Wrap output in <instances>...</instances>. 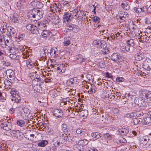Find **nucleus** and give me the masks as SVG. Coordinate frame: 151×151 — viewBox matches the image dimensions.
Segmentation results:
<instances>
[{
	"instance_id": "f257e3e1",
	"label": "nucleus",
	"mask_w": 151,
	"mask_h": 151,
	"mask_svg": "<svg viewBox=\"0 0 151 151\" xmlns=\"http://www.w3.org/2000/svg\"><path fill=\"white\" fill-rule=\"evenodd\" d=\"M43 14L44 12L42 10L34 8L32 9L31 14L33 18L35 19L34 20L35 21L39 20L42 18Z\"/></svg>"
},
{
	"instance_id": "f03ea898",
	"label": "nucleus",
	"mask_w": 151,
	"mask_h": 151,
	"mask_svg": "<svg viewBox=\"0 0 151 151\" xmlns=\"http://www.w3.org/2000/svg\"><path fill=\"white\" fill-rule=\"evenodd\" d=\"M5 36L4 35H0V46L3 48H7L9 46V40L6 39Z\"/></svg>"
},
{
	"instance_id": "7ed1b4c3",
	"label": "nucleus",
	"mask_w": 151,
	"mask_h": 151,
	"mask_svg": "<svg viewBox=\"0 0 151 151\" xmlns=\"http://www.w3.org/2000/svg\"><path fill=\"white\" fill-rule=\"evenodd\" d=\"M134 102L135 104L139 106L142 108V109L145 108L146 107L145 99L139 97L135 99Z\"/></svg>"
},
{
	"instance_id": "20e7f679",
	"label": "nucleus",
	"mask_w": 151,
	"mask_h": 151,
	"mask_svg": "<svg viewBox=\"0 0 151 151\" xmlns=\"http://www.w3.org/2000/svg\"><path fill=\"white\" fill-rule=\"evenodd\" d=\"M149 139L147 136H142L139 139L140 141V145L142 147L145 146L144 147H146L149 145L148 142Z\"/></svg>"
},
{
	"instance_id": "39448f33",
	"label": "nucleus",
	"mask_w": 151,
	"mask_h": 151,
	"mask_svg": "<svg viewBox=\"0 0 151 151\" xmlns=\"http://www.w3.org/2000/svg\"><path fill=\"white\" fill-rule=\"evenodd\" d=\"M134 114L133 113L125 114L124 117L125 123L126 124L129 123L130 122L131 119L134 118V117H136Z\"/></svg>"
},
{
	"instance_id": "423d86ee",
	"label": "nucleus",
	"mask_w": 151,
	"mask_h": 151,
	"mask_svg": "<svg viewBox=\"0 0 151 151\" xmlns=\"http://www.w3.org/2000/svg\"><path fill=\"white\" fill-rule=\"evenodd\" d=\"M73 18H74L73 15L70 12H65L63 17L64 22H69Z\"/></svg>"
},
{
	"instance_id": "0eeeda50",
	"label": "nucleus",
	"mask_w": 151,
	"mask_h": 151,
	"mask_svg": "<svg viewBox=\"0 0 151 151\" xmlns=\"http://www.w3.org/2000/svg\"><path fill=\"white\" fill-rule=\"evenodd\" d=\"M111 59L114 61H117L120 64H122L123 59L121 57L116 53H113L111 56Z\"/></svg>"
},
{
	"instance_id": "6e6552de",
	"label": "nucleus",
	"mask_w": 151,
	"mask_h": 151,
	"mask_svg": "<svg viewBox=\"0 0 151 151\" xmlns=\"http://www.w3.org/2000/svg\"><path fill=\"white\" fill-rule=\"evenodd\" d=\"M35 25L40 31L46 29V25L42 22H37L35 24Z\"/></svg>"
},
{
	"instance_id": "1a4fd4ad",
	"label": "nucleus",
	"mask_w": 151,
	"mask_h": 151,
	"mask_svg": "<svg viewBox=\"0 0 151 151\" xmlns=\"http://www.w3.org/2000/svg\"><path fill=\"white\" fill-rule=\"evenodd\" d=\"M53 114L54 116L58 118L60 117L63 114V112L60 109H55L53 111Z\"/></svg>"
},
{
	"instance_id": "9d476101",
	"label": "nucleus",
	"mask_w": 151,
	"mask_h": 151,
	"mask_svg": "<svg viewBox=\"0 0 151 151\" xmlns=\"http://www.w3.org/2000/svg\"><path fill=\"white\" fill-rule=\"evenodd\" d=\"M60 137H55L52 140V144L55 147H58L60 145Z\"/></svg>"
},
{
	"instance_id": "9b49d317",
	"label": "nucleus",
	"mask_w": 151,
	"mask_h": 151,
	"mask_svg": "<svg viewBox=\"0 0 151 151\" xmlns=\"http://www.w3.org/2000/svg\"><path fill=\"white\" fill-rule=\"evenodd\" d=\"M135 58L137 61L142 60L145 59V57L144 54L140 53H137L135 54Z\"/></svg>"
},
{
	"instance_id": "f8f14e48",
	"label": "nucleus",
	"mask_w": 151,
	"mask_h": 151,
	"mask_svg": "<svg viewBox=\"0 0 151 151\" xmlns=\"http://www.w3.org/2000/svg\"><path fill=\"white\" fill-rule=\"evenodd\" d=\"M11 93L13 97V98L12 99V101H14L15 102L17 103H20L21 101L20 97L18 95H16V94H14V93L12 94V92Z\"/></svg>"
},
{
	"instance_id": "ddd939ff",
	"label": "nucleus",
	"mask_w": 151,
	"mask_h": 151,
	"mask_svg": "<svg viewBox=\"0 0 151 151\" xmlns=\"http://www.w3.org/2000/svg\"><path fill=\"white\" fill-rule=\"evenodd\" d=\"M6 126L5 128V130L7 131L10 130L12 127V125L11 124V119H7L8 117H6Z\"/></svg>"
},
{
	"instance_id": "4468645a",
	"label": "nucleus",
	"mask_w": 151,
	"mask_h": 151,
	"mask_svg": "<svg viewBox=\"0 0 151 151\" xmlns=\"http://www.w3.org/2000/svg\"><path fill=\"white\" fill-rule=\"evenodd\" d=\"M89 142L88 140L85 139L83 140L81 139L78 141V144L79 145H81L83 147L87 145L88 143Z\"/></svg>"
},
{
	"instance_id": "2eb2a0df",
	"label": "nucleus",
	"mask_w": 151,
	"mask_h": 151,
	"mask_svg": "<svg viewBox=\"0 0 151 151\" xmlns=\"http://www.w3.org/2000/svg\"><path fill=\"white\" fill-rule=\"evenodd\" d=\"M129 2L128 0H123V9L125 10H128L130 8Z\"/></svg>"
},
{
	"instance_id": "dca6fc26",
	"label": "nucleus",
	"mask_w": 151,
	"mask_h": 151,
	"mask_svg": "<svg viewBox=\"0 0 151 151\" xmlns=\"http://www.w3.org/2000/svg\"><path fill=\"white\" fill-rule=\"evenodd\" d=\"M76 59L77 62L80 63L85 62V60L82 55L81 54H79L78 55L76 56Z\"/></svg>"
},
{
	"instance_id": "f3484780",
	"label": "nucleus",
	"mask_w": 151,
	"mask_h": 151,
	"mask_svg": "<svg viewBox=\"0 0 151 151\" xmlns=\"http://www.w3.org/2000/svg\"><path fill=\"white\" fill-rule=\"evenodd\" d=\"M76 132L78 134H80L81 136H86L87 135V133L84 131L83 129H78L76 130Z\"/></svg>"
},
{
	"instance_id": "a211bd4d",
	"label": "nucleus",
	"mask_w": 151,
	"mask_h": 151,
	"mask_svg": "<svg viewBox=\"0 0 151 151\" xmlns=\"http://www.w3.org/2000/svg\"><path fill=\"white\" fill-rule=\"evenodd\" d=\"M132 123L134 125H137L139 123H141L142 120L141 118H132Z\"/></svg>"
},
{
	"instance_id": "6ab92c4d",
	"label": "nucleus",
	"mask_w": 151,
	"mask_h": 151,
	"mask_svg": "<svg viewBox=\"0 0 151 151\" xmlns=\"http://www.w3.org/2000/svg\"><path fill=\"white\" fill-rule=\"evenodd\" d=\"M145 96L148 102H151V92L150 91H148L147 93H146Z\"/></svg>"
},
{
	"instance_id": "aec40b11",
	"label": "nucleus",
	"mask_w": 151,
	"mask_h": 151,
	"mask_svg": "<svg viewBox=\"0 0 151 151\" xmlns=\"http://www.w3.org/2000/svg\"><path fill=\"white\" fill-rule=\"evenodd\" d=\"M144 122L145 124H150L151 123V118L149 116L144 118Z\"/></svg>"
},
{
	"instance_id": "412c9836",
	"label": "nucleus",
	"mask_w": 151,
	"mask_h": 151,
	"mask_svg": "<svg viewBox=\"0 0 151 151\" xmlns=\"http://www.w3.org/2000/svg\"><path fill=\"white\" fill-rule=\"evenodd\" d=\"M88 111L86 110L85 109L84 110H82L80 113V115L83 117H86L88 114Z\"/></svg>"
},
{
	"instance_id": "4be33fe9",
	"label": "nucleus",
	"mask_w": 151,
	"mask_h": 151,
	"mask_svg": "<svg viewBox=\"0 0 151 151\" xmlns=\"http://www.w3.org/2000/svg\"><path fill=\"white\" fill-rule=\"evenodd\" d=\"M17 124L18 126L21 127H22L25 126V122L23 120L18 119L17 121Z\"/></svg>"
},
{
	"instance_id": "5701e85b",
	"label": "nucleus",
	"mask_w": 151,
	"mask_h": 151,
	"mask_svg": "<svg viewBox=\"0 0 151 151\" xmlns=\"http://www.w3.org/2000/svg\"><path fill=\"white\" fill-rule=\"evenodd\" d=\"M90 89L88 91V92L89 93L92 94L93 93H95L96 88L95 85L92 84L91 85Z\"/></svg>"
},
{
	"instance_id": "b1692460",
	"label": "nucleus",
	"mask_w": 151,
	"mask_h": 151,
	"mask_svg": "<svg viewBox=\"0 0 151 151\" xmlns=\"http://www.w3.org/2000/svg\"><path fill=\"white\" fill-rule=\"evenodd\" d=\"M31 31L32 33L35 35L39 34L40 32L37 28L36 27L35 25V26H34Z\"/></svg>"
},
{
	"instance_id": "393cba45",
	"label": "nucleus",
	"mask_w": 151,
	"mask_h": 151,
	"mask_svg": "<svg viewBox=\"0 0 151 151\" xmlns=\"http://www.w3.org/2000/svg\"><path fill=\"white\" fill-rule=\"evenodd\" d=\"M42 35L43 38L47 37L50 35V32L48 31L44 30L42 32Z\"/></svg>"
},
{
	"instance_id": "a878e982",
	"label": "nucleus",
	"mask_w": 151,
	"mask_h": 151,
	"mask_svg": "<svg viewBox=\"0 0 151 151\" xmlns=\"http://www.w3.org/2000/svg\"><path fill=\"white\" fill-rule=\"evenodd\" d=\"M86 151H98V150L93 147L91 145L88 146L86 147Z\"/></svg>"
},
{
	"instance_id": "bb28decb",
	"label": "nucleus",
	"mask_w": 151,
	"mask_h": 151,
	"mask_svg": "<svg viewBox=\"0 0 151 151\" xmlns=\"http://www.w3.org/2000/svg\"><path fill=\"white\" fill-rule=\"evenodd\" d=\"M101 42L100 44L101 46H99V47L103 49L106 48L107 47L106 42L103 40H101Z\"/></svg>"
},
{
	"instance_id": "cd10ccee",
	"label": "nucleus",
	"mask_w": 151,
	"mask_h": 151,
	"mask_svg": "<svg viewBox=\"0 0 151 151\" xmlns=\"http://www.w3.org/2000/svg\"><path fill=\"white\" fill-rule=\"evenodd\" d=\"M48 141L47 140H42L38 144V146L41 147H44L48 144Z\"/></svg>"
},
{
	"instance_id": "c85d7f7f",
	"label": "nucleus",
	"mask_w": 151,
	"mask_h": 151,
	"mask_svg": "<svg viewBox=\"0 0 151 151\" xmlns=\"http://www.w3.org/2000/svg\"><path fill=\"white\" fill-rule=\"evenodd\" d=\"M101 134L100 133L98 132H93L92 133L91 136L93 138L99 139L101 137Z\"/></svg>"
},
{
	"instance_id": "c756f323",
	"label": "nucleus",
	"mask_w": 151,
	"mask_h": 151,
	"mask_svg": "<svg viewBox=\"0 0 151 151\" xmlns=\"http://www.w3.org/2000/svg\"><path fill=\"white\" fill-rule=\"evenodd\" d=\"M126 44L129 45L130 47H133L134 46V41L133 40L130 39L128 40L126 42Z\"/></svg>"
},
{
	"instance_id": "7c9ffc66",
	"label": "nucleus",
	"mask_w": 151,
	"mask_h": 151,
	"mask_svg": "<svg viewBox=\"0 0 151 151\" xmlns=\"http://www.w3.org/2000/svg\"><path fill=\"white\" fill-rule=\"evenodd\" d=\"M52 19V22L55 24H58L60 22V20L59 19V17L58 16H56L55 17H54Z\"/></svg>"
},
{
	"instance_id": "2f4dec72",
	"label": "nucleus",
	"mask_w": 151,
	"mask_h": 151,
	"mask_svg": "<svg viewBox=\"0 0 151 151\" xmlns=\"http://www.w3.org/2000/svg\"><path fill=\"white\" fill-rule=\"evenodd\" d=\"M56 50H57V48H56L51 49L50 51V54L51 57L53 56L54 57L55 56H56Z\"/></svg>"
},
{
	"instance_id": "473e14b6",
	"label": "nucleus",
	"mask_w": 151,
	"mask_h": 151,
	"mask_svg": "<svg viewBox=\"0 0 151 151\" xmlns=\"http://www.w3.org/2000/svg\"><path fill=\"white\" fill-rule=\"evenodd\" d=\"M74 81L73 78H70L66 82L67 84L69 86H70L73 84Z\"/></svg>"
},
{
	"instance_id": "72a5a7b5",
	"label": "nucleus",
	"mask_w": 151,
	"mask_h": 151,
	"mask_svg": "<svg viewBox=\"0 0 151 151\" xmlns=\"http://www.w3.org/2000/svg\"><path fill=\"white\" fill-rule=\"evenodd\" d=\"M24 37V35L23 34H21L18 35L17 37H16V41L18 42H20L23 41Z\"/></svg>"
},
{
	"instance_id": "f704fd0d",
	"label": "nucleus",
	"mask_w": 151,
	"mask_h": 151,
	"mask_svg": "<svg viewBox=\"0 0 151 151\" xmlns=\"http://www.w3.org/2000/svg\"><path fill=\"white\" fill-rule=\"evenodd\" d=\"M61 127L62 130L63 131L65 132V133H68V129L66 124L64 123L62 124Z\"/></svg>"
},
{
	"instance_id": "c9c22d12",
	"label": "nucleus",
	"mask_w": 151,
	"mask_h": 151,
	"mask_svg": "<svg viewBox=\"0 0 151 151\" xmlns=\"http://www.w3.org/2000/svg\"><path fill=\"white\" fill-rule=\"evenodd\" d=\"M78 11L76 9H75L72 12L71 14L73 15V18H75V19L79 17V15L78 16H77L78 15Z\"/></svg>"
},
{
	"instance_id": "e433bc0d",
	"label": "nucleus",
	"mask_w": 151,
	"mask_h": 151,
	"mask_svg": "<svg viewBox=\"0 0 151 151\" xmlns=\"http://www.w3.org/2000/svg\"><path fill=\"white\" fill-rule=\"evenodd\" d=\"M101 43V40H99L98 41H94L93 44H94V45H95V46L96 47L100 49V48H99V46H101L100 44Z\"/></svg>"
},
{
	"instance_id": "4c0bfd02",
	"label": "nucleus",
	"mask_w": 151,
	"mask_h": 151,
	"mask_svg": "<svg viewBox=\"0 0 151 151\" xmlns=\"http://www.w3.org/2000/svg\"><path fill=\"white\" fill-rule=\"evenodd\" d=\"M141 38L142 40L145 42H148L150 38L146 36H141Z\"/></svg>"
},
{
	"instance_id": "58836bf2",
	"label": "nucleus",
	"mask_w": 151,
	"mask_h": 151,
	"mask_svg": "<svg viewBox=\"0 0 151 151\" xmlns=\"http://www.w3.org/2000/svg\"><path fill=\"white\" fill-rule=\"evenodd\" d=\"M40 84L39 86H38V85H37V84L36 86H34V91H36V92L34 91V94H33V95H35L34 96H35V95L37 93V92H40V89H38V87H39V88H40L39 86H40Z\"/></svg>"
},
{
	"instance_id": "ea45409f",
	"label": "nucleus",
	"mask_w": 151,
	"mask_h": 151,
	"mask_svg": "<svg viewBox=\"0 0 151 151\" xmlns=\"http://www.w3.org/2000/svg\"><path fill=\"white\" fill-rule=\"evenodd\" d=\"M56 148L53 146L48 147L46 148V151H56Z\"/></svg>"
},
{
	"instance_id": "a19ab883",
	"label": "nucleus",
	"mask_w": 151,
	"mask_h": 151,
	"mask_svg": "<svg viewBox=\"0 0 151 151\" xmlns=\"http://www.w3.org/2000/svg\"><path fill=\"white\" fill-rule=\"evenodd\" d=\"M9 57L14 60H17L18 59V57L17 56L16 53L10 54L9 55Z\"/></svg>"
},
{
	"instance_id": "79ce46f5",
	"label": "nucleus",
	"mask_w": 151,
	"mask_h": 151,
	"mask_svg": "<svg viewBox=\"0 0 151 151\" xmlns=\"http://www.w3.org/2000/svg\"><path fill=\"white\" fill-rule=\"evenodd\" d=\"M124 45V48H123V49H124L125 50H123L124 52H128L129 51L130 49V46L129 45H127L126 44Z\"/></svg>"
},
{
	"instance_id": "37998d69",
	"label": "nucleus",
	"mask_w": 151,
	"mask_h": 151,
	"mask_svg": "<svg viewBox=\"0 0 151 151\" xmlns=\"http://www.w3.org/2000/svg\"><path fill=\"white\" fill-rule=\"evenodd\" d=\"M78 138L76 136H73L72 137L71 142H75L76 143H77L78 141Z\"/></svg>"
},
{
	"instance_id": "c03bdc74",
	"label": "nucleus",
	"mask_w": 151,
	"mask_h": 151,
	"mask_svg": "<svg viewBox=\"0 0 151 151\" xmlns=\"http://www.w3.org/2000/svg\"><path fill=\"white\" fill-rule=\"evenodd\" d=\"M12 30L10 32L9 35L10 36H11V37H15L16 35V31L14 30V28H12Z\"/></svg>"
},
{
	"instance_id": "a18cd8bd",
	"label": "nucleus",
	"mask_w": 151,
	"mask_h": 151,
	"mask_svg": "<svg viewBox=\"0 0 151 151\" xmlns=\"http://www.w3.org/2000/svg\"><path fill=\"white\" fill-rule=\"evenodd\" d=\"M72 26V29L71 31L75 32H77L78 31V26L77 25H75L73 24Z\"/></svg>"
},
{
	"instance_id": "49530a36",
	"label": "nucleus",
	"mask_w": 151,
	"mask_h": 151,
	"mask_svg": "<svg viewBox=\"0 0 151 151\" xmlns=\"http://www.w3.org/2000/svg\"><path fill=\"white\" fill-rule=\"evenodd\" d=\"M129 14L127 12H123V18H124V19H123V21H125L128 19Z\"/></svg>"
},
{
	"instance_id": "de8ad7c7",
	"label": "nucleus",
	"mask_w": 151,
	"mask_h": 151,
	"mask_svg": "<svg viewBox=\"0 0 151 151\" xmlns=\"http://www.w3.org/2000/svg\"><path fill=\"white\" fill-rule=\"evenodd\" d=\"M7 27L6 25H3L0 28V30L1 32L3 33H4L6 30Z\"/></svg>"
},
{
	"instance_id": "09e8293b",
	"label": "nucleus",
	"mask_w": 151,
	"mask_h": 151,
	"mask_svg": "<svg viewBox=\"0 0 151 151\" xmlns=\"http://www.w3.org/2000/svg\"><path fill=\"white\" fill-rule=\"evenodd\" d=\"M34 26V25L33 24H30L26 25V28L27 30L31 31Z\"/></svg>"
},
{
	"instance_id": "8fccbe9b",
	"label": "nucleus",
	"mask_w": 151,
	"mask_h": 151,
	"mask_svg": "<svg viewBox=\"0 0 151 151\" xmlns=\"http://www.w3.org/2000/svg\"><path fill=\"white\" fill-rule=\"evenodd\" d=\"M142 67L144 68L145 69H147L149 71L151 70V68L150 67V66L147 64L146 65H142Z\"/></svg>"
},
{
	"instance_id": "3c124183",
	"label": "nucleus",
	"mask_w": 151,
	"mask_h": 151,
	"mask_svg": "<svg viewBox=\"0 0 151 151\" xmlns=\"http://www.w3.org/2000/svg\"><path fill=\"white\" fill-rule=\"evenodd\" d=\"M93 20L96 22L99 23L100 22V18L97 16H95L93 18Z\"/></svg>"
},
{
	"instance_id": "603ef678",
	"label": "nucleus",
	"mask_w": 151,
	"mask_h": 151,
	"mask_svg": "<svg viewBox=\"0 0 151 151\" xmlns=\"http://www.w3.org/2000/svg\"><path fill=\"white\" fill-rule=\"evenodd\" d=\"M129 132V128L127 127L123 128V135L127 134Z\"/></svg>"
},
{
	"instance_id": "864d4df0",
	"label": "nucleus",
	"mask_w": 151,
	"mask_h": 151,
	"mask_svg": "<svg viewBox=\"0 0 151 151\" xmlns=\"http://www.w3.org/2000/svg\"><path fill=\"white\" fill-rule=\"evenodd\" d=\"M22 109L24 113L27 114H29L30 113V110L27 108L25 107L23 108Z\"/></svg>"
},
{
	"instance_id": "5fc2aeb1",
	"label": "nucleus",
	"mask_w": 151,
	"mask_h": 151,
	"mask_svg": "<svg viewBox=\"0 0 151 151\" xmlns=\"http://www.w3.org/2000/svg\"><path fill=\"white\" fill-rule=\"evenodd\" d=\"M62 6L61 4H58L57 5V9H56V10H58L59 12H61V9L62 8Z\"/></svg>"
},
{
	"instance_id": "6e6d98bb",
	"label": "nucleus",
	"mask_w": 151,
	"mask_h": 151,
	"mask_svg": "<svg viewBox=\"0 0 151 151\" xmlns=\"http://www.w3.org/2000/svg\"><path fill=\"white\" fill-rule=\"evenodd\" d=\"M14 72H11V74L8 75V78L9 80H12V79H14V76L13 75V74L14 73Z\"/></svg>"
},
{
	"instance_id": "4d7b16f0",
	"label": "nucleus",
	"mask_w": 151,
	"mask_h": 151,
	"mask_svg": "<svg viewBox=\"0 0 151 151\" xmlns=\"http://www.w3.org/2000/svg\"><path fill=\"white\" fill-rule=\"evenodd\" d=\"M139 10H140V12L145 13L147 11V9L146 7H143L140 8Z\"/></svg>"
},
{
	"instance_id": "13d9d810",
	"label": "nucleus",
	"mask_w": 151,
	"mask_h": 151,
	"mask_svg": "<svg viewBox=\"0 0 151 151\" xmlns=\"http://www.w3.org/2000/svg\"><path fill=\"white\" fill-rule=\"evenodd\" d=\"M42 22L45 25L46 27H47V24H49V23L50 22V20L48 19H45Z\"/></svg>"
},
{
	"instance_id": "bf43d9fd",
	"label": "nucleus",
	"mask_w": 151,
	"mask_h": 151,
	"mask_svg": "<svg viewBox=\"0 0 151 151\" xmlns=\"http://www.w3.org/2000/svg\"><path fill=\"white\" fill-rule=\"evenodd\" d=\"M63 5V8H69L70 6L69 4L66 2H64Z\"/></svg>"
},
{
	"instance_id": "052dcab7",
	"label": "nucleus",
	"mask_w": 151,
	"mask_h": 151,
	"mask_svg": "<svg viewBox=\"0 0 151 151\" xmlns=\"http://www.w3.org/2000/svg\"><path fill=\"white\" fill-rule=\"evenodd\" d=\"M20 134H22V132L19 133L17 134V135H15V136L17 137V138L20 140H22L23 139V137L21 136Z\"/></svg>"
},
{
	"instance_id": "680f3d73",
	"label": "nucleus",
	"mask_w": 151,
	"mask_h": 151,
	"mask_svg": "<svg viewBox=\"0 0 151 151\" xmlns=\"http://www.w3.org/2000/svg\"><path fill=\"white\" fill-rule=\"evenodd\" d=\"M37 73V71H35L34 73H33V74H35V76L33 78H32V79H36L38 78H40L39 75L38 74H36Z\"/></svg>"
},
{
	"instance_id": "e2e57ef3",
	"label": "nucleus",
	"mask_w": 151,
	"mask_h": 151,
	"mask_svg": "<svg viewBox=\"0 0 151 151\" xmlns=\"http://www.w3.org/2000/svg\"><path fill=\"white\" fill-rule=\"evenodd\" d=\"M4 84L5 85H8L9 87H11L12 85V83L8 80H7L4 82Z\"/></svg>"
},
{
	"instance_id": "0e129e2a",
	"label": "nucleus",
	"mask_w": 151,
	"mask_h": 151,
	"mask_svg": "<svg viewBox=\"0 0 151 151\" xmlns=\"http://www.w3.org/2000/svg\"><path fill=\"white\" fill-rule=\"evenodd\" d=\"M35 65V63H33V62H31L30 64L28 65H27V67L28 68L30 69L33 67H34V66Z\"/></svg>"
},
{
	"instance_id": "69168bd1",
	"label": "nucleus",
	"mask_w": 151,
	"mask_h": 151,
	"mask_svg": "<svg viewBox=\"0 0 151 151\" xmlns=\"http://www.w3.org/2000/svg\"><path fill=\"white\" fill-rule=\"evenodd\" d=\"M92 6H93V7H94L93 10V12L95 14L96 8H98V5L96 3H95L94 4H92Z\"/></svg>"
},
{
	"instance_id": "338daca9",
	"label": "nucleus",
	"mask_w": 151,
	"mask_h": 151,
	"mask_svg": "<svg viewBox=\"0 0 151 151\" xmlns=\"http://www.w3.org/2000/svg\"><path fill=\"white\" fill-rule=\"evenodd\" d=\"M6 100L5 97L3 93L0 92V100Z\"/></svg>"
},
{
	"instance_id": "774afa93",
	"label": "nucleus",
	"mask_w": 151,
	"mask_h": 151,
	"mask_svg": "<svg viewBox=\"0 0 151 151\" xmlns=\"http://www.w3.org/2000/svg\"><path fill=\"white\" fill-rule=\"evenodd\" d=\"M70 40H66L65 41L64 45L65 46H67L70 44Z\"/></svg>"
}]
</instances>
